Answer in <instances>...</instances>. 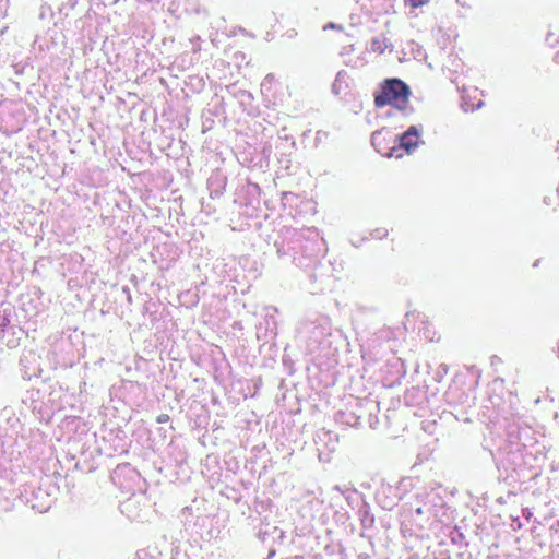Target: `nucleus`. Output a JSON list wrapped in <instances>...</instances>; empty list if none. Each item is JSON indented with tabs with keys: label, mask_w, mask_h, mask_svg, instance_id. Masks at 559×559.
Segmentation results:
<instances>
[{
	"label": "nucleus",
	"mask_w": 559,
	"mask_h": 559,
	"mask_svg": "<svg viewBox=\"0 0 559 559\" xmlns=\"http://www.w3.org/2000/svg\"><path fill=\"white\" fill-rule=\"evenodd\" d=\"M409 87L400 79L384 81L381 92L374 96L377 107L392 105L399 110L406 109L408 105Z\"/></svg>",
	"instance_id": "obj_1"
},
{
	"label": "nucleus",
	"mask_w": 559,
	"mask_h": 559,
	"mask_svg": "<svg viewBox=\"0 0 559 559\" xmlns=\"http://www.w3.org/2000/svg\"><path fill=\"white\" fill-rule=\"evenodd\" d=\"M397 139L399 145L391 148L389 156L401 157L402 155L397 153L400 150H405L408 154L412 153L419 144L420 130L416 126H411Z\"/></svg>",
	"instance_id": "obj_2"
},
{
	"label": "nucleus",
	"mask_w": 559,
	"mask_h": 559,
	"mask_svg": "<svg viewBox=\"0 0 559 559\" xmlns=\"http://www.w3.org/2000/svg\"><path fill=\"white\" fill-rule=\"evenodd\" d=\"M346 72H343V71H340L337 74H336V78L332 84V92L335 94V95H340L342 93V90H343V84L345 86H347V83H346Z\"/></svg>",
	"instance_id": "obj_3"
},
{
	"label": "nucleus",
	"mask_w": 559,
	"mask_h": 559,
	"mask_svg": "<svg viewBox=\"0 0 559 559\" xmlns=\"http://www.w3.org/2000/svg\"><path fill=\"white\" fill-rule=\"evenodd\" d=\"M546 43L550 46V47H555L557 46V44L559 43V36L554 33V32H548L547 36H546Z\"/></svg>",
	"instance_id": "obj_4"
},
{
	"label": "nucleus",
	"mask_w": 559,
	"mask_h": 559,
	"mask_svg": "<svg viewBox=\"0 0 559 559\" xmlns=\"http://www.w3.org/2000/svg\"><path fill=\"white\" fill-rule=\"evenodd\" d=\"M371 49L373 51L383 52L384 48L382 47V40L379 38H374L371 41Z\"/></svg>",
	"instance_id": "obj_5"
},
{
	"label": "nucleus",
	"mask_w": 559,
	"mask_h": 559,
	"mask_svg": "<svg viewBox=\"0 0 559 559\" xmlns=\"http://www.w3.org/2000/svg\"><path fill=\"white\" fill-rule=\"evenodd\" d=\"M428 1L429 0H408L411 7H413V8L424 5V4L428 3Z\"/></svg>",
	"instance_id": "obj_6"
},
{
	"label": "nucleus",
	"mask_w": 559,
	"mask_h": 559,
	"mask_svg": "<svg viewBox=\"0 0 559 559\" xmlns=\"http://www.w3.org/2000/svg\"><path fill=\"white\" fill-rule=\"evenodd\" d=\"M428 511H429V510H428V509H425L424 507H417V508L415 509V513H416L417 515L425 514V513H427Z\"/></svg>",
	"instance_id": "obj_7"
},
{
	"label": "nucleus",
	"mask_w": 559,
	"mask_h": 559,
	"mask_svg": "<svg viewBox=\"0 0 559 559\" xmlns=\"http://www.w3.org/2000/svg\"><path fill=\"white\" fill-rule=\"evenodd\" d=\"M169 419L168 415L162 414L158 416L157 421L163 424L166 423Z\"/></svg>",
	"instance_id": "obj_8"
},
{
	"label": "nucleus",
	"mask_w": 559,
	"mask_h": 559,
	"mask_svg": "<svg viewBox=\"0 0 559 559\" xmlns=\"http://www.w3.org/2000/svg\"><path fill=\"white\" fill-rule=\"evenodd\" d=\"M379 135H380V132H373L372 133L371 141H372L373 145H376V140L378 139Z\"/></svg>",
	"instance_id": "obj_9"
},
{
	"label": "nucleus",
	"mask_w": 559,
	"mask_h": 559,
	"mask_svg": "<svg viewBox=\"0 0 559 559\" xmlns=\"http://www.w3.org/2000/svg\"><path fill=\"white\" fill-rule=\"evenodd\" d=\"M329 27H331V28H336L337 26H336L335 24L331 23V24L329 25Z\"/></svg>",
	"instance_id": "obj_10"
}]
</instances>
